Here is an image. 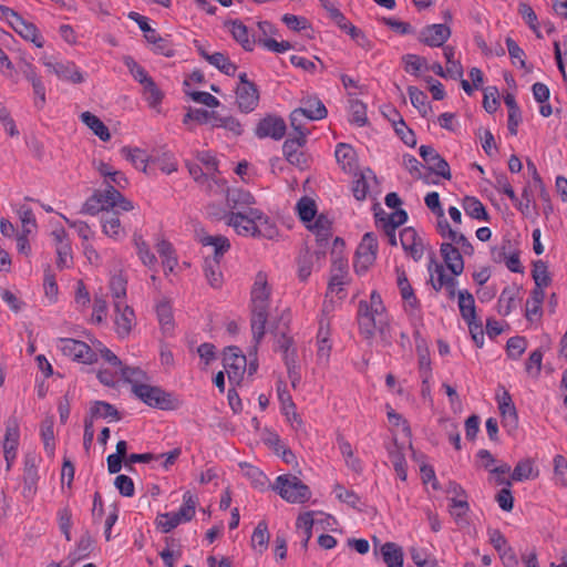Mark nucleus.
Wrapping results in <instances>:
<instances>
[{
  "label": "nucleus",
  "mask_w": 567,
  "mask_h": 567,
  "mask_svg": "<svg viewBox=\"0 0 567 567\" xmlns=\"http://www.w3.org/2000/svg\"><path fill=\"white\" fill-rule=\"evenodd\" d=\"M408 220V213L404 209L398 208L395 212L391 214H386L381 210L380 213H375V223L383 224H394L396 227L403 225Z\"/></svg>",
  "instance_id": "nucleus-48"
},
{
  "label": "nucleus",
  "mask_w": 567,
  "mask_h": 567,
  "mask_svg": "<svg viewBox=\"0 0 567 567\" xmlns=\"http://www.w3.org/2000/svg\"><path fill=\"white\" fill-rule=\"evenodd\" d=\"M419 353V368L420 374L423 379V384H426L431 378V360L427 348L416 347Z\"/></svg>",
  "instance_id": "nucleus-59"
},
{
  "label": "nucleus",
  "mask_w": 567,
  "mask_h": 567,
  "mask_svg": "<svg viewBox=\"0 0 567 567\" xmlns=\"http://www.w3.org/2000/svg\"><path fill=\"white\" fill-rule=\"evenodd\" d=\"M151 163L156 164L165 174H172L177 171V163L172 153H163L161 156L151 157Z\"/></svg>",
  "instance_id": "nucleus-56"
},
{
  "label": "nucleus",
  "mask_w": 567,
  "mask_h": 567,
  "mask_svg": "<svg viewBox=\"0 0 567 567\" xmlns=\"http://www.w3.org/2000/svg\"><path fill=\"white\" fill-rule=\"evenodd\" d=\"M440 252L446 268L454 276H460L464 271V259L462 252L452 243H443Z\"/></svg>",
  "instance_id": "nucleus-13"
},
{
  "label": "nucleus",
  "mask_w": 567,
  "mask_h": 567,
  "mask_svg": "<svg viewBox=\"0 0 567 567\" xmlns=\"http://www.w3.org/2000/svg\"><path fill=\"white\" fill-rule=\"evenodd\" d=\"M282 499L291 504H303L311 498V491L299 477L291 474L279 475L271 485Z\"/></svg>",
  "instance_id": "nucleus-3"
},
{
  "label": "nucleus",
  "mask_w": 567,
  "mask_h": 567,
  "mask_svg": "<svg viewBox=\"0 0 567 567\" xmlns=\"http://www.w3.org/2000/svg\"><path fill=\"white\" fill-rule=\"evenodd\" d=\"M389 456L393 464L394 471L400 477L401 481H406V461L404 454L402 453L401 447L398 445L396 440H394V444L392 449H389Z\"/></svg>",
  "instance_id": "nucleus-40"
},
{
  "label": "nucleus",
  "mask_w": 567,
  "mask_h": 567,
  "mask_svg": "<svg viewBox=\"0 0 567 567\" xmlns=\"http://www.w3.org/2000/svg\"><path fill=\"white\" fill-rule=\"evenodd\" d=\"M554 472L563 486H567V460L565 456L557 454L554 457Z\"/></svg>",
  "instance_id": "nucleus-64"
},
{
  "label": "nucleus",
  "mask_w": 567,
  "mask_h": 567,
  "mask_svg": "<svg viewBox=\"0 0 567 567\" xmlns=\"http://www.w3.org/2000/svg\"><path fill=\"white\" fill-rule=\"evenodd\" d=\"M223 365L229 382L239 384L246 371L247 359L238 347H227L224 350Z\"/></svg>",
  "instance_id": "nucleus-7"
},
{
  "label": "nucleus",
  "mask_w": 567,
  "mask_h": 567,
  "mask_svg": "<svg viewBox=\"0 0 567 567\" xmlns=\"http://www.w3.org/2000/svg\"><path fill=\"white\" fill-rule=\"evenodd\" d=\"M527 340L525 337H512L506 343V352L511 359L517 360L526 350Z\"/></svg>",
  "instance_id": "nucleus-51"
},
{
  "label": "nucleus",
  "mask_w": 567,
  "mask_h": 567,
  "mask_svg": "<svg viewBox=\"0 0 567 567\" xmlns=\"http://www.w3.org/2000/svg\"><path fill=\"white\" fill-rule=\"evenodd\" d=\"M457 297L460 313L464 321L476 319V307L473 295L467 290H461L458 291Z\"/></svg>",
  "instance_id": "nucleus-35"
},
{
  "label": "nucleus",
  "mask_w": 567,
  "mask_h": 567,
  "mask_svg": "<svg viewBox=\"0 0 567 567\" xmlns=\"http://www.w3.org/2000/svg\"><path fill=\"white\" fill-rule=\"evenodd\" d=\"M307 134L308 132H300V135H296L293 137H288L284 145H282V152L285 157L291 156L295 152H298V150L306 145L307 143Z\"/></svg>",
  "instance_id": "nucleus-57"
},
{
  "label": "nucleus",
  "mask_w": 567,
  "mask_h": 567,
  "mask_svg": "<svg viewBox=\"0 0 567 567\" xmlns=\"http://www.w3.org/2000/svg\"><path fill=\"white\" fill-rule=\"evenodd\" d=\"M87 419L94 422V420L103 417L118 421L121 420V414L117 409L109 402L105 401H93L89 412L85 415Z\"/></svg>",
  "instance_id": "nucleus-21"
},
{
  "label": "nucleus",
  "mask_w": 567,
  "mask_h": 567,
  "mask_svg": "<svg viewBox=\"0 0 567 567\" xmlns=\"http://www.w3.org/2000/svg\"><path fill=\"white\" fill-rule=\"evenodd\" d=\"M499 106L498 90L496 86H487L484 90L483 107L489 114L496 112Z\"/></svg>",
  "instance_id": "nucleus-60"
},
{
  "label": "nucleus",
  "mask_w": 567,
  "mask_h": 567,
  "mask_svg": "<svg viewBox=\"0 0 567 567\" xmlns=\"http://www.w3.org/2000/svg\"><path fill=\"white\" fill-rule=\"evenodd\" d=\"M81 121L103 142L111 140L109 127L94 114L89 111L80 115Z\"/></svg>",
  "instance_id": "nucleus-27"
},
{
  "label": "nucleus",
  "mask_w": 567,
  "mask_h": 567,
  "mask_svg": "<svg viewBox=\"0 0 567 567\" xmlns=\"http://www.w3.org/2000/svg\"><path fill=\"white\" fill-rule=\"evenodd\" d=\"M14 31L19 33L23 39L34 43L37 48H42L44 44V41L40 35L35 24L28 22L24 19L22 20L21 24H19L17 29H14Z\"/></svg>",
  "instance_id": "nucleus-41"
},
{
  "label": "nucleus",
  "mask_w": 567,
  "mask_h": 567,
  "mask_svg": "<svg viewBox=\"0 0 567 567\" xmlns=\"http://www.w3.org/2000/svg\"><path fill=\"white\" fill-rule=\"evenodd\" d=\"M532 276L535 281V287L545 288L551 284V277L548 272L547 264L540 259L533 262Z\"/></svg>",
  "instance_id": "nucleus-42"
},
{
  "label": "nucleus",
  "mask_w": 567,
  "mask_h": 567,
  "mask_svg": "<svg viewBox=\"0 0 567 567\" xmlns=\"http://www.w3.org/2000/svg\"><path fill=\"white\" fill-rule=\"evenodd\" d=\"M408 93L411 100L412 105L417 109L420 114L425 117L427 115L429 110L431 109L427 104V95L419 90L416 86H409Z\"/></svg>",
  "instance_id": "nucleus-47"
},
{
  "label": "nucleus",
  "mask_w": 567,
  "mask_h": 567,
  "mask_svg": "<svg viewBox=\"0 0 567 567\" xmlns=\"http://www.w3.org/2000/svg\"><path fill=\"white\" fill-rule=\"evenodd\" d=\"M41 61L43 65L48 68L49 72L55 74L62 81H68L73 84L84 82L83 74L72 61H56L53 56H43Z\"/></svg>",
  "instance_id": "nucleus-8"
},
{
  "label": "nucleus",
  "mask_w": 567,
  "mask_h": 567,
  "mask_svg": "<svg viewBox=\"0 0 567 567\" xmlns=\"http://www.w3.org/2000/svg\"><path fill=\"white\" fill-rule=\"evenodd\" d=\"M538 476V471L534 472V462L532 458H524L519 461L514 467L511 478L515 482L534 478Z\"/></svg>",
  "instance_id": "nucleus-38"
},
{
  "label": "nucleus",
  "mask_w": 567,
  "mask_h": 567,
  "mask_svg": "<svg viewBox=\"0 0 567 567\" xmlns=\"http://www.w3.org/2000/svg\"><path fill=\"white\" fill-rule=\"evenodd\" d=\"M203 269L208 284L215 289L220 288L223 285L220 260H217L216 258H210V256H208L204 260Z\"/></svg>",
  "instance_id": "nucleus-29"
},
{
  "label": "nucleus",
  "mask_w": 567,
  "mask_h": 567,
  "mask_svg": "<svg viewBox=\"0 0 567 567\" xmlns=\"http://www.w3.org/2000/svg\"><path fill=\"white\" fill-rule=\"evenodd\" d=\"M398 287L402 299L408 302L412 309H420L421 303L414 293V289L409 282L408 276L404 270L396 269Z\"/></svg>",
  "instance_id": "nucleus-26"
},
{
  "label": "nucleus",
  "mask_w": 567,
  "mask_h": 567,
  "mask_svg": "<svg viewBox=\"0 0 567 567\" xmlns=\"http://www.w3.org/2000/svg\"><path fill=\"white\" fill-rule=\"evenodd\" d=\"M463 209L465 210L466 215L474 219H489L488 213L486 212L484 205L476 197L465 196L463 199Z\"/></svg>",
  "instance_id": "nucleus-36"
},
{
  "label": "nucleus",
  "mask_w": 567,
  "mask_h": 567,
  "mask_svg": "<svg viewBox=\"0 0 567 567\" xmlns=\"http://www.w3.org/2000/svg\"><path fill=\"white\" fill-rule=\"evenodd\" d=\"M186 166L189 175L194 178V181L200 186L205 187L207 192H213L214 186L219 187L225 185L224 181H218L213 175L204 173L198 164L187 162Z\"/></svg>",
  "instance_id": "nucleus-24"
},
{
  "label": "nucleus",
  "mask_w": 567,
  "mask_h": 567,
  "mask_svg": "<svg viewBox=\"0 0 567 567\" xmlns=\"http://www.w3.org/2000/svg\"><path fill=\"white\" fill-rule=\"evenodd\" d=\"M381 555L388 567H403L404 554L398 544L392 542L383 544Z\"/></svg>",
  "instance_id": "nucleus-28"
},
{
  "label": "nucleus",
  "mask_w": 567,
  "mask_h": 567,
  "mask_svg": "<svg viewBox=\"0 0 567 567\" xmlns=\"http://www.w3.org/2000/svg\"><path fill=\"white\" fill-rule=\"evenodd\" d=\"M348 275V260L341 256H333L331 277L328 284V290L337 293L343 291L342 286L346 284L344 278Z\"/></svg>",
  "instance_id": "nucleus-14"
},
{
  "label": "nucleus",
  "mask_w": 567,
  "mask_h": 567,
  "mask_svg": "<svg viewBox=\"0 0 567 567\" xmlns=\"http://www.w3.org/2000/svg\"><path fill=\"white\" fill-rule=\"evenodd\" d=\"M303 106L298 107L303 111V115L310 121H319L327 116L328 111L324 104L317 96H309L302 100Z\"/></svg>",
  "instance_id": "nucleus-25"
},
{
  "label": "nucleus",
  "mask_w": 567,
  "mask_h": 567,
  "mask_svg": "<svg viewBox=\"0 0 567 567\" xmlns=\"http://www.w3.org/2000/svg\"><path fill=\"white\" fill-rule=\"evenodd\" d=\"M137 255L142 262L147 267H153L156 262V257L150 251L147 244L143 240L142 236H134Z\"/></svg>",
  "instance_id": "nucleus-54"
},
{
  "label": "nucleus",
  "mask_w": 567,
  "mask_h": 567,
  "mask_svg": "<svg viewBox=\"0 0 567 567\" xmlns=\"http://www.w3.org/2000/svg\"><path fill=\"white\" fill-rule=\"evenodd\" d=\"M400 243L404 251L409 254L414 261H419L423 257L424 246L413 227H405L401 230Z\"/></svg>",
  "instance_id": "nucleus-12"
},
{
  "label": "nucleus",
  "mask_w": 567,
  "mask_h": 567,
  "mask_svg": "<svg viewBox=\"0 0 567 567\" xmlns=\"http://www.w3.org/2000/svg\"><path fill=\"white\" fill-rule=\"evenodd\" d=\"M133 393L143 403L154 409L172 411L181 405V401L173 393L156 385L135 382L133 384Z\"/></svg>",
  "instance_id": "nucleus-2"
},
{
  "label": "nucleus",
  "mask_w": 567,
  "mask_h": 567,
  "mask_svg": "<svg viewBox=\"0 0 567 567\" xmlns=\"http://www.w3.org/2000/svg\"><path fill=\"white\" fill-rule=\"evenodd\" d=\"M287 131L286 122L277 115H267L259 121L255 128V134L259 138L271 137L276 141L281 140Z\"/></svg>",
  "instance_id": "nucleus-10"
},
{
  "label": "nucleus",
  "mask_w": 567,
  "mask_h": 567,
  "mask_svg": "<svg viewBox=\"0 0 567 567\" xmlns=\"http://www.w3.org/2000/svg\"><path fill=\"white\" fill-rule=\"evenodd\" d=\"M270 292L267 275L264 271L257 272L250 291V324L256 346L260 343L266 333Z\"/></svg>",
  "instance_id": "nucleus-1"
},
{
  "label": "nucleus",
  "mask_w": 567,
  "mask_h": 567,
  "mask_svg": "<svg viewBox=\"0 0 567 567\" xmlns=\"http://www.w3.org/2000/svg\"><path fill=\"white\" fill-rule=\"evenodd\" d=\"M115 311L117 316L115 318L116 332L120 337H126L133 327L134 322V311L127 305H124L123 301L114 302Z\"/></svg>",
  "instance_id": "nucleus-15"
},
{
  "label": "nucleus",
  "mask_w": 567,
  "mask_h": 567,
  "mask_svg": "<svg viewBox=\"0 0 567 567\" xmlns=\"http://www.w3.org/2000/svg\"><path fill=\"white\" fill-rule=\"evenodd\" d=\"M59 342V348L62 353L74 361L84 364H92L99 360L97 352L84 341L75 340L72 338H62Z\"/></svg>",
  "instance_id": "nucleus-6"
},
{
  "label": "nucleus",
  "mask_w": 567,
  "mask_h": 567,
  "mask_svg": "<svg viewBox=\"0 0 567 567\" xmlns=\"http://www.w3.org/2000/svg\"><path fill=\"white\" fill-rule=\"evenodd\" d=\"M358 323L360 333L371 341L374 331L378 330L382 337H385L389 330V323L385 317H379L372 310L368 309V301L360 300L358 306Z\"/></svg>",
  "instance_id": "nucleus-4"
},
{
  "label": "nucleus",
  "mask_w": 567,
  "mask_h": 567,
  "mask_svg": "<svg viewBox=\"0 0 567 567\" xmlns=\"http://www.w3.org/2000/svg\"><path fill=\"white\" fill-rule=\"evenodd\" d=\"M255 203V197L248 190L241 188L227 189L226 204L230 209L248 208Z\"/></svg>",
  "instance_id": "nucleus-22"
},
{
  "label": "nucleus",
  "mask_w": 567,
  "mask_h": 567,
  "mask_svg": "<svg viewBox=\"0 0 567 567\" xmlns=\"http://www.w3.org/2000/svg\"><path fill=\"white\" fill-rule=\"evenodd\" d=\"M127 280L123 275H114L110 280V289L115 301H122L126 296Z\"/></svg>",
  "instance_id": "nucleus-58"
},
{
  "label": "nucleus",
  "mask_w": 567,
  "mask_h": 567,
  "mask_svg": "<svg viewBox=\"0 0 567 567\" xmlns=\"http://www.w3.org/2000/svg\"><path fill=\"white\" fill-rule=\"evenodd\" d=\"M336 159L343 168L351 167L355 159V152L351 145L339 143L334 152Z\"/></svg>",
  "instance_id": "nucleus-49"
},
{
  "label": "nucleus",
  "mask_w": 567,
  "mask_h": 567,
  "mask_svg": "<svg viewBox=\"0 0 567 567\" xmlns=\"http://www.w3.org/2000/svg\"><path fill=\"white\" fill-rule=\"evenodd\" d=\"M225 25H230L229 31L236 42H238L245 51L251 52L255 48L256 40L249 37L248 28L238 19L226 22Z\"/></svg>",
  "instance_id": "nucleus-19"
},
{
  "label": "nucleus",
  "mask_w": 567,
  "mask_h": 567,
  "mask_svg": "<svg viewBox=\"0 0 567 567\" xmlns=\"http://www.w3.org/2000/svg\"><path fill=\"white\" fill-rule=\"evenodd\" d=\"M297 210L303 223H311L317 215L316 202L307 196L301 197L297 203Z\"/></svg>",
  "instance_id": "nucleus-45"
},
{
  "label": "nucleus",
  "mask_w": 567,
  "mask_h": 567,
  "mask_svg": "<svg viewBox=\"0 0 567 567\" xmlns=\"http://www.w3.org/2000/svg\"><path fill=\"white\" fill-rule=\"evenodd\" d=\"M519 292V288L515 285L507 286L503 289L498 302L497 311L502 316H508L512 310L516 307V297Z\"/></svg>",
  "instance_id": "nucleus-31"
},
{
  "label": "nucleus",
  "mask_w": 567,
  "mask_h": 567,
  "mask_svg": "<svg viewBox=\"0 0 567 567\" xmlns=\"http://www.w3.org/2000/svg\"><path fill=\"white\" fill-rule=\"evenodd\" d=\"M227 225L231 226L235 231L240 236L255 237L257 233V225L249 219L248 216L241 212H230L227 215Z\"/></svg>",
  "instance_id": "nucleus-17"
},
{
  "label": "nucleus",
  "mask_w": 567,
  "mask_h": 567,
  "mask_svg": "<svg viewBox=\"0 0 567 567\" xmlns=\"http://www.w3.org/2000/svg\"><path fill=\"white\" fill-rule=\"evenodd\" d=\"M121 154L132 163V165L144 173H146L147 164L151 163V157L141 148H132L124 146L121 148Z\"/></svg>",
  "instance_id": "nucleus-34"
},
{
  "label": "nucleus",
  "mask_w": 567,
  "mask_h": 567,
  "mask_svg": "<svg viewBox=\"0 0 567 567\" xmlns=\"http://www.w3.org/2000/svg\"><path fill=\"white\" fill-rule=\"evenodd\" d=\"M451 37V29L446 24H430L422 29L420 33V42L435 48L442 47Z\"/></svg>",
  "instance_id": "nucleus-11"
},
{
  "label": "nucleus",
  "mask_w": 567,
  "mask_h": 567,
  "mask_svg": "<svg viewBox=\"0 0 567 567\" xmlns=\"http://www.w3.org/2000/svg\"><path fill=\"white\" fill-rule=\"evenodd\" d=\"M41 436L44 444V450L52 455L54 452V431L53 420L45 419L41 424Z\"/></svg>",
  "instance_id": "nucleus-53"
},
{
  "label": "nucleus",
  "mask_w": 567,
  "mask_h": 567,
  "mask_svg": "<svg viewBox=\"0 0 567 567\" xmlns=\"http://www.w3.org/2000/svg\"><path fill=\"white\" fill-rule=\"evenodd\" d=\"M326 251L321 248L316 250L313 254L309 251V249H305L303 252L300 254L298 258V276L300 280L305 281L311 274L312 270V259L316 256L317 259L324 257Z\"/></svg>",
  "instance_id": "nucleus-33"
},
{
  "label": "nucleus",
  "mask_w": 567,
  "mask_h": 567,
  "mask_svg": "<svg viewBox=\"0 0 567 567\" xmlns=\"http://www.w3.org/2000/svg\"><path fill=\"white\" fill-rule=\"evenodd\" d=\"M350 122L358 126L368 124L367 105L360 100H350Z\"/></svg>",
  "instance_id": "nucleus-50"
},
{
  "label": "nucleus",
  "mask_w": 567,
  "mask_h": 567,
  "mask_svg": "<svg viewBox=\"0 0 567 567\" xmlns=\"http://www.w3.org/2000/svg\"><path fill=\"white\" fill-rule=\"evenodd\" d=\"M378 254V239L373 233H365L357 248L354 271L364 274L375 261Z\"/></svg>",
  "instance_id": "nucleus-5"
},
{
  "label": "nucleus",
  "mask_w": 567,
  "mask_h": 567,
  "mask_svg": "<svg viewBox=\"0 0 567 567\" xmlns=\"http://www.w3.org/2000/svg\"><path fill=\"white\" fill-rule=\"evenodd\" d=\"M199 243L203 246H213L214 255L210 258H216L217 260H221L223 256L230 249L229 239L223 235H205L199 238Z\"/></svg>",
  "instance_id": "nucleus-32"
},
{
  "label": "nucleus",
  "mask_w": 567,
  "mask_h": 567,
  "mask_svg": "<svg viewBox=\"0 0 567 567\" xmlns=\"http://www.w3.org/2000/svg\"><path fill=\"white\" fill-rule=\"evenodd\" d=\"M269 538L268 525L265 520H260L251 536L252 547L259 553L265 551L268 547Z\"/></svg>",
  "instance_id": "nucleus-44"
},
{
  "label": "nucleus",
  "mask_w": 567,
  "mask_h": 567,
  "mask_svg": "<svg viewBox=\"0 0 567 567\" xmlns=\"http://www.w3.org/2000/svg\"><path fill=\"white\" fill-rule=\"evenodd\" d=\"M420 156L426 164V168L430 173L443 177L444 179H451V168L449 163L437 153V151L431 145L420 146Z\"/></svg>",
  "instance_id": "nucleus-9"
},
{
  "label": "nucleus",
  "mask_w": 567,
  "mask_h": 567,
  "mask_svg": "<svg viewBox=\"0 0 567 567\" xmlns=\"http://www.w3.org/2000/svg\"><path fill=\"white\" fill-rule=\"evenodd\" d=\"M427 270L430 272L429 282L435 291H441L452 277V275H446L444 266L436 261L434 254L430 258Z\"/></svg>",
  "instance_id": "nucleus-23"
},
{
  "label": "nucleus",
  "mask_w": 567,
  "mask_h": 567,
  "mask_svg": "<svg viewBox=\"0 0 567 567\" xmlns=\"http://www.w3.org/2000/svg\"><path fill=\"white\" fill-rule=\"evenodd\" d=\"M236 99L238 107L244 113L252 112L259 103V91L257 85L237 86Z\"/></svg>",
  "instance_id": "nucleus-16"
},
{
  "label": "nucleus",
  "mask_w": 567,
  "mask_h": 567,
  "mask_svg": "<svg viewBox=\"0 0 567 567\" xmlns=\"http://www.w3.org/2000/svg\"><path fill=\"white\" fill-rule=\"evenodd\" d=\"M123 62L126 68L130 70L131 74L141 84H145L152 78L148 76L147 72L144 68H142L132 56L125 55L123 58Z\"/></svg>",
  "instance_id": "nucleus-55"
},
{
  "label": "nucleus",
  "mask_w": 567,
  "mask_h": 567,
  "mask_svg": "<svg viewBox=\"0 0 567 567\" xmlns=\"http://www.w3.org/2000/svg\"><path fill=\"white\" fill-rule=\"evenodd\" d=\"M498 409L503 416V425L516 429L518 425V414L512 396L507 391L497 396Z\"/></svg>",
  "instance_id": "nucleus-18"
},
{
  "label": "nucleus",
  "mask_w": 567,
  "mask_h": 567,
  "mask_svg": "<svg viewBox=\"0 0 567 567\" xmlns=\"http://www.w3.org/2000/svg\"><path fill=\"white\" fill-rule=\"evenodd\" d=\"M403 62L405 64L404 69L406 72L417 75V73L423 69H427L425 58H422L416 54H406L403 56Z\"/></svg>",
  "instance_id": "nucleus-63"
},
{
  "label": "nucleus",
  "mask_w": 567,
  "mask_h": 567,
  "mask_svg": "<svg viewBox=\"0 0 567 567\" xmlns=\"http://www.w3.org/2000/svg\"><path fill=\"white\" fill-rule=\"evenodd\" d=\"M505 43L507 45V51H508V54H509V56L512 59V62L515 64L516 60H517L519 66L523 68V69H526L527 66H526L524 50L511 37L506 38Z\"/></svg>",
  "instance_id": "nucleus-62"
},
{
  "label": "nucleus",
  "mask_w": 567,
  "mask_h": 567,
  "mask_svg": "<svg viewBox=\"0 0 567 567\" xmlns=\"http://www.w3.org/2000/svg\"><path fill=\"white\" fill-rule=\"evenodd\" d=\"M280 321H282L284 327L280 328V324H277L271 331L279 334L277 340V348L282 351V353H286L291 349L293 344V339L288 336L290 322L289 312L285 311L280 317Z\"/></svg>",
  "instance_id": "nucleus-30"
},
{
  "label": "nucleus",
  "mask_w": 567,
  "mask_h": 567,
  "mask_svg": "<svg viewBox=\"0 0 567 567\" xmlns=\"http://www.w3.org/2000/svg\"><path fill=\"white\" fill-rule=\"evenodd\" d=\"M101 223L103 227V233L111 238H117L122 233V225L120 218L117 216V213L114 210L103 213L101 217Z\"/></svg>",
  "instance_id": "nucleus-37"
},
{
  "label": "nucleus",
  "mask_w": 567,
  "mask_h": 567,
  "mask_svg": "<svg viewBox=\"0 0 567 567\" xmlns=\"http://www.w3.org/2000/svg\"><path fill=\"white\" fill-rule=\"evenodd\" d=\"M545 291L543 288L534 287L530 292V300L526 302V313L525 317L527 320L532 321L533 316L542 315V305L544 302Z\"/></svg>",
  "instance_id": "nucleus-39"
},
{
  "label": "nucleus",
  "mask_w": 567,
  "mask_h": 567,
  "mask_svg": "<svg viewBox=\"0 0 567 567\" xmlns=\"http://www.w3.org/2000/svg\"><path fill=\"white\" fill-rule=\"evenodd\" d=\"M156 313L158 317V321L164 329H172L173 327V312L172 307L168 301H161L156 306Z\"/></svg>",
  "instance_id": "nucleus-61"
},
{
  "label": "nucleus",
  "mask_w": 567,
  "mask_h": 567,
  "mask_svg": "<svg viewBox=\"0 0 567 567\" xmlns=\"http://www.w3.org/2000/svg\"><path fill=\"white\" fill-rule=\"evenodd\" d=\"M183 501L184 503L177 513L184 518V522H189L195 515L197 497L187 491L183 495Z\"/></svg>",
  "instance_id": "nucleus-52"
},
{
  "label": "nucleus",
  "mask_w": 567,
  "mask_h": 567,
  "mask_svg": "<svg viewBox=\"0 0 567 567\" xmlns=\"http://www.w3.org/2000/svg\"><path fill=\"white\" fill-rule=\"evenodd\" d=\"M310 231L316 235V240L318 243L319 248L323 249L328 245V240L331 237L332 233V223L331 220L323 214L317 216L313 224L307 226Z\"/></svg>",
  "instance_id": "nucleus-20"
},
{
  "label": "nucleus",
  "mask_w": 567,
  "mask_h": 567,
  "mask_svg": "<svg viewBox=\"0 0 567 567\" xmlns=\"http://www.w3.org/2000/svg\"><path fill=\"white\" fill-rule=\"evenodd\" d=\"M209 64L214 65L220 72L229 76H234L237 71V65L233 63L226 54L221 52L213 53L212 59H209Z\"/></svg>",
  "instance_id": "nucleus-46"
},
{
  "label": "nucleus",
  "mask_w": 567,
  "mask_h": 567,
  "mask_svg": "<svg viewBox=\"0 0 567 567\" xmlns=\"http://www.w3.org/2000/svg\"><path fill=\"white\" fill-rule=\"evenodd\" d=\"M497 483L499 485H506V487L502 488L496 494V502L498 503L499 507L505 512H511L514 507V497L512 494V491L509 489V486L512 485L511 481L505 477H497Z\"/></svg>",
  "instance_id": "nucleus-43"
}]
</instances>
